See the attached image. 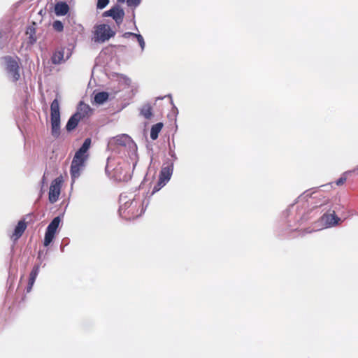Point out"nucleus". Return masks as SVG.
<instances>
[{
    "instance_id": "nucleus-1",
    "label": "nucleus",
    "mask_w": 358,
    "mask_h": 358,
    "mask_svg": "<svg viewBox=\"0 0 358 358\" xmlns=\"http://www.w3.org/2000/svg\"><path fill=\"white\" fill-rule=\"evenodd\" d=\"M91 145V139L87 138L85 140L82 146L76 152L71 165V175L73 178H78L80 170L88 155L87 154Z\"/></svg>"
},
{
    "instance_id": "nucleus-2",
    "label": "nucleus",
    "mask_w": 358,
    "mask_h": 358,
    "mask_svg": "<svg viewBox=\"0 0 358 358\" xmlns=\"http://www.w3.org/2000/svg\"><path fill=\"white\" fill-rule=\"evenodd\" d=\"M143 212L142 201L138 199H133L125 201L120 206L119 213L120 216L127 220H131L138 217Z\"/></svg>"
},
{
    "instance_id": "nucleus-3",
    "label": "nucleus",
    "mask_w": 358,
    "mask_h": 358,
    "mask_svg": "<svg viewBox=\"0 0 358 358\" xmlns=\"http://www.w3.org/2000/svg\"><path fill=\"white\" fill-rule=\"evenodd\" d=\"M60 108L57 99H55L50 104L51 134L55 138L60 135Z\"/></svg>"
},
{
    "instance_id": "nucleus-4",
    "label": "nucleus",
    "mask_w": 358,
    "mask_h": 358,
    "mask_svg": "<svg viewBox=\"0 0 358 358\" xmlns=\"http://www.w3.org/2000/svg\"><path fill=\"white\" fill-rule=\"evenodd\" d=\"M93 34L94 41L96 43H104L115 35V32L106 24L96 25Z\"/></svg>"
},
{
    "instance_id": "nucleus-5",
    "label": "nucleus",
    "mask_w": 358,
    "mask_h": 358,
    "mask_svg": "<svg viewBox=\"0 0 358 358\" xmlns=\"http://www.w3.org/2000/svg\"><path fill=\"white\" fill-rule=\"evenodd\" d=\"M60 222V217H56L48 226L43 241L44 246L47 247L52 242L53 239L55 238L56 231L59 226Z\"/></svg>"
},
{
    "instance_id": "nucleus-6",
    "label": "nucleus",
    "mask_w": 358,
    "mask_h": 358,
    "mask_svg": "<svg viewBox=\"0 0 358 358\" xmlns=\"http://www.w3.org/2000/svg\"><path fill=\"white\" fill-rule=\"evenodd\" d=\"M3 59L6 64V71L12 76L13 81L18 80L20 77L18 62L11 56H5Z\"/></svg>"
},
{
    "instance_id": "nucleus-7",
    "label": "nucleus",
    "mask_w": 358,
    "mask_h": 358,
    "mask_svg": "<svg viewBox=\"0 0 358 358\" xmlns=\"http://www.w3.org/2000/svg\"><path fill=\"white\" fill-rule=\"evenodd\" d=\"M62 183V177H58L52 181L49 190V201L50 203H53L58 200L60 195Z\"/></svg>"
},
{
    "instance_id": "nucleus-8",
    "label": "nucleus",
    "mask_w": 358,
    "mask_h": 358,
    "mask_svg": "<svg viewBox=\"0 0 358 358\" xmlns=\"http://www.w3.org/2000/svg\"><path fill=\"white\" fill-rule=\"evenodd\" d=\"M92 113V109L90 106L83 101H80L77 110L75 113L76 115H78V117L80 118V120L88 118L91 116Z\"/></svg>"
},
{
    "instance_id": "nucleus-9",
    "label": "nucleus",
    "mask_w": 358,
    "mask_h": 358,
    "mask_svg": "<svg viewBox=\"0 0 358 358\" xmlns=\"http://www.w3.org/2000/svg\"><path fill=\"white\" fill-rule=\"evenodd\" d=\"M320 220L324 225L329 227L337 224L341 219L336 215L335 211L333 210L331 213H324L320 217Z\"/></svg>"
},
{
    "instance_id": "nucleus-10",
    "label": "nucleus",
    "mask_w": 358,
    "mask_h": 358,
    "mask_svg": "<svg viewBox=\"0 0 358 358\" xmlns=\"http://www.w3.org/2000/svg\"><path fill=\"white\" fill-rule=\"evenodd\" d=\"M27 222L24 220H20L16 225L14 231L10 235V238L14 241H17L23 234L27 229Z\"/></svg>"
},
{
    "instance_id": "nucleus-11",
    "label": "nucleus",
    "mask_w": 358,
    "mask_h": 358,
    "mask_svg": "<svg viewBox=\"0 0 358 358\" xmlns=\"http://www.w3.org/2000/svg\"><path fill=\"white\" fill-rule=\"evenodd\" d=\"M69 11V6L66 2L59 1L55 6V13L57 16L65 15Z\"/></svg>"
},
{
    "instance_id": "nucleus-12",
    "label": "nucleus",
    "mask_w": 358,
    "mask_h": 358,
    "mask_svg": "<svg viewBox=\"0 0 358 358\" xmlns=\"http://www.w3.org/2000/svg\"><path fill=\"white\" fill-rule=\"evenodd\" d=\"M105 13L106 15L112 17L117 22H121L124 17V11L116 8H111Z\"/></svg>"
},
{
    "instance_id": "nucleus-13",
    "label": "nucleus",
    "mask_w": 358,
    "mask_h": 358,
    "mask_svg": "<svg viewBox=\"0 0 358 358\" xmlns=\"http://www.w3.org/2000/svg\"><path fill=\"white\" fill-rule=\"evenodd\" d=\"M38 272L39 266L38 265L34 266L29 275L28 285L27 287V292H31L32 287L36 281V277L38 274Z\"/></svg>"
},
{
    "instance_id": "nucleus-14",
    "label": "nucleus",
    "mask_w": 358,
    "mask_h": 358,
    "mask_svg": "<svg viewBox=\"0 0 358 358\" xmlns=\"http://www.w3.org/2000/svg\"><path fill=\"white\" fill-rule=\"evenodd\" d=\"M64 57V50L61 48L55 51L51 57V61L54 64H60L65 61Z\"/></svg>"
},
{
    "instance_id": "nucleus-15",
    "label": "nucleus",
    "mask_w": 358,
    "mask_h": 358,
    "mask_svg": "<svg viewBox=\"0 0 358 358\" xmlns=\"http://www.w3.org/2000/svg\"><path fill=\"white\" fill-rule=\"evenodd\" d=\"M81 121L80 118L78 117V115H76L75 113L69 119L66 125V129L68 131H71L73 129H75L79 122Z\"/></svg>"
},
{
    "instance_id": "nucleus-16",
    "label": "nucleus",
    "mask_w": 358,
    "mask_h": 358,
    "mask_svg": "<svg viewBox=\"0 0 358 358\" xmlns=\"http://www.w3.org/2000/svg\"><path fill=\"white\" fill-rule=\"evenodd\" d=\"M140 113L145 119L150 120L152 117V106L150 103L144 104L141 108Z\"/></svg>"
},
{
    "instance_id": "nucleus-17",
    "label": "nucleus",
    "mask_w": 358,
    "mask_h": 358,
    "mask_svg": "<svg viewBox=\"0 0 358 358\" xmlns=\"http://www.w3.org/2000/svg\"><path fill=\"white\" fill-rule=\"evenodd\" d=\"M163 123L158 122L152 126L150 129V138L152 140H156L158 138L159 134L163 128Z\"/></svg>"
},
{
    "instance_id": "nucleus-18",
    "label": "nucleus",
    "mask_w": 358,
    "mask_h": 358,
    "mask_svg": "<svg viewBox=\"0 0 358 358\" xmlns=\"http://www.w3.org/2000/svg\"><path fill=\"white\" fill-rule=\"evenodd\" d=\"M172 170L169 166L163 167L160 171L159 178L167 182L171 176Z\"/></svg>"
},
{
    "instance_id": "nucleus-19",
    "label": "nucleus",
    "mask_w": 358,
    "mask_h": 358,
    "mask_svg": "<svg viewBox=\"0 0 358 358\" xmlns=\"http://www.w3.org/2000/svg\"><path fill=\"white\" fill-rule=\"evenodd\" d=\"M131 141V138L127 134L117 136L115 138V143L119 145L126 146Z\"/></svg>"
},
{
    "instance_id": "nucleus-20",
    "label": "nucleus",
    "mask_w": 358,
    "mask_h": 358,
    "mask_svg": "<svg viewBox=\"0 0 358 358\" xmlns=\"http://www.w3.org/2000/svg\"><path fill=\"white\" fill-rule=\"evenodd\" d=\"M26 34L28 35L29 43L33 45L36 41V29L33 27L27 29Z\"/></svg>"
},
{
    "instance_id": "nucleus-21",
    "label": "nucleus",
    "mask_w": 358,
    "mask_h": 358,
    "mask_svg": "<svg viewBox=\"0 0 358 358\" xmlns=\"http://www.w3.org/2000/svg\"><path fill=\"white\" fill-rule=\"evenodd\" d=\"M108 99V94L106 92H98L94 96L96 103L101 104Z\"/></svg>"
},
{
    "instance_id": "nucleus-22",
    "label": "nucleus",
    "mask_w": 358,
    "mask_h": 358,
    "mask_svg": "<svg viewBox=\"0 0 358 358\" xmlns=\"http://www.w3.org/2000/svg\"><path fill=\"white\" fill-rule=\"evenodd\" d=\"M166 182L163 181L162 180L159 179L158 180L157 184L154 186L152 191L151 192V194H154L157 192H158L162 187H163L166 185Z\"/></svg>"
},
{
    "instance_id": "nucleus-23",
    "label": "nucleus",
    "mask_w": 358,
    "mask_h": 358,
    "mask_svg": "<svg viewBox=\"0 0 358 358\" xmlns=\"http://www.w3.org/2000/svg\"><path fill=\"white\" fill-rule=\"evenodd\" d=\"M52 27L55 30L57 31H62L64 29L63 24L61 21L56 20L53 22Z\"/></svg>"
},
{
    "instance_id": "nucleus-24",
    "label": "nucleus",
    "mask_w": 358,
    "mask_h": 358,
    "mask_svg": "<svg viewBox=\"0 0 358 358\" xmlns=\"http://www.w3.org/2000/svg\"><path fill=\"white\" fill-rule=\"evenodd\" d=\"M134 37L136 38L142 50L144 49L145 43L143 36L141 34H134Z\"/></svg>"
},
{
    "instance_id": "nucleus-25",
    "label": "nucleus",
    "mask_w": 358,
    "mask_h": 358,
    "mask_svg": "<svg viewBox=\"0 0 358 358\" xmlns=\"http://www.w3.org/2000/svg\"><path fill=\"white\" fill-rule=\"evenodd\" d=\"M109 0H98L96 7L99 9L104 8L108 3Z\"/></svg>"
},
{
    "instance_id": "nucleus-26",
    "label": "nucleus",
    "mask_w": 358,
    "mask_h": 358,
    "mask_svg": "<svg viewBox=\"0 0 358 358\" xmlns=\"http://www.w3.org/2000/svg\"><path fill=\"white\" fill-rule=\"evenodd\" d=\"M141 1V0H127V4L130 7H136L140 4Z\"/></svg>"
},
{
    "instance_id": "nucleus-27",
    "label": "nucleus",
    "mask_w": 358,
    "mask_h": 358,
    "mask_svg": "<svg viewBox=\"0 0 358 358\" xmlns=\"http://www.w3.org/2000/svg\"><path fill=\"white\" fill-rule=\"evenodd\" d=\"M346 181V178L345 177H341L340 178H338L336 182V184L338 185V186H340V185H343Z\"/></svg>"
},
{
    "instance_id": "nucleus-28",
    "label": "nucleus",
    "mask_w": 358,
    "mask_h": 358,
    "mask_svg": "<svg viewBox=\"0 0 358 358\" xmlns=\"http://www.w3.org/2000/svg\"><path fill=\"white\" fill-rule=\"evenodd\" d=\"M134 34H134V33H132V32H126V33H124V34L122 35V36H123L124 38H129V36H133V37H134Z\"/></svg>"
},
{
    "instance_id": "nucleus-29",
    "label": "nucleus",
    "mask_w": 358,
    "mask_h": 358,
    "mask_svg": "<svg viewBox=\"0 0 358 358\" xmlns=\"http://www.w3.org/2000/svg\"><path fill=\"white\" fill-rule=\"evenodd\" d=\"M354 172L358 173V166L354 169Z\"/></svg>"
}]
</instances>
